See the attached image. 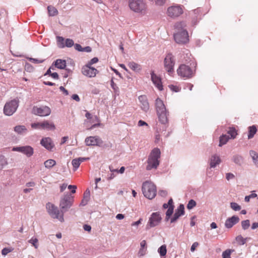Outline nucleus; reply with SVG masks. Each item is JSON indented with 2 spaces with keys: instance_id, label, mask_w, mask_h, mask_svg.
Returning <instances> with one entry per match:
<instances>
[{
  "instance_id": "f257e3e1",
  "label": "nucleus",
  "mask_w": 258,
  "mask_h": 258,
  "mask_svg": "<svg viewBox=\"0 0 258 258\" xmlns=\"http://www.w3.org/2000/svg\"><path fill=\"white\" fill-rule=\"evenodd\" d=\"M176 32L174 34L175 41L178 43H185L188 40V35L186 31V24L184 22H177L175 24Z\"/></svg>"
},
{
  "instance_id": "f03ea898",
  "label": "nucleus",
  "mask_w": 258,
  "mask_h": 258,
  "mask_svg": "<svg viewBox=\"0 0 258 258\" xmlns=\"http://www.w3.org/2000/svg\"><path fill=\"white\" fill-rule=\"evenodd\" d=\"M155 106L159 121L163 124H166L168 121L169 114L163 101L159 98H157Z\"/></svg>"
},
{
  "instance_id": "7ed1b4c3",
  "label": "nucleus",
  "mask_w": 258,
  "mask_h": 258,
  "mask_svg": "<svg viewBox=\"0 0 258 258\" xmlns=\"http://www.w3.org/2000/svg\"><path fill=\"white\" fill-rule=\"evenodd\" d=\"M161 152L158 148L153 149L148 156L147 160V165L146 169L151 170L152 169H157L159 165V158H160Z\"/></svg>"
},
{
  "instance_id": "20e7f679",
  "label": "nucleus",
  "mask_w": 258,
  "mask_h": 258,
  "mask_svg": "<svg viewBox=\"0 0 258 258\" xmlns=\"http://www.w3.org/2000/svg\"><path fill=\"white\" fill-rule=\"evenodd\" d=\"M46 209L47 213L52 218L56 219L61 222L64 221V214L56 206L48 202L46 204Z\"/></svg>"
},
{
  "instance_id": "39448f33",
  "label": "nucleus",
  "mask_w": 258,
  "mask_h": 258,
  "mask_svg": "<svg viewBox=\"0 0 258 258\" xmlns=\"http://www.w3.org/2000/svg\"><path fill=\"white\" fill-rule=\"evenodd\" d=\"M74 201V197L69 192L64 193L60 198L59 207L63 214L71 208Z\"/></svg>"
},
{
  "instance_id": "423d86ee",
  "label": "nucleus",
  "mask_w": 258,
  "mask_h": 258,
  "mask_svg": "<svg viewBox=\"0 0 258 258\" xmlns=\"http://www.w3.org/2000/svg\"><path fill=\"white\" fill-rule=\"evenodd\" d=\"M142 191L146 198L151 200L156 195V187L153 182L146 181L143 183Z\"/></svg>"
},
{
  "instance_id": "0eeeda50",
  "label": "nucleus",
  "mask_w": 258,
  "mask_h": 258,
  "mask_svg": "<svg viewBox=\"0 0 258 258\" xmlns=\"http://www.w3.org/2000/svg\"><path fill=\"white\" fill-rule=\"evenodd\" d=\"M19 106V101L16 99L7 102L4 107V113L7 116L12 115Z\"/></svg>"
},
{
  "instance_id": "6e6552de",
  "label": "nucleus",
  "mask_w": 258,
  "mask_h": 258,
  "mask_svg": "<svg viewBox=\"0 0 258 258\" xmlns=\"http://www.w3.org/2000/svg\"><path fill=\"white\" fill-rule=\"evenodd\" d=\"M130 9L136 13H143L146 9V5L143 0H130Z\"/></svg>"
},
{
  "instance_id": "1a4fd4ad",
  "label": "nucleus",
  "mask_w": 258,
  "mask_h": 258,
  "mask_svg": "<svg viewBox=\"0 0 258 258\" xmlns=\"http://www.w3.org/2000/svg\"><path fill=\"white\" fill-rule=\"evenodd\" d=\"M162 220V217L159 212L153 213L146 225V229H149L152 227H154L159 224Z\"/></svg>"
},
{
  "instance_id": "9d476101",
  "label": "nucleus",
  "mask_w": 258,
  "mask_h": 258,
  "mask_svg": "<svg viewBox=\"0 0 258 258\" xmlns=\"http://www.w3.org/2000/svg\"><path fill=\"white\" fill-rule=\"evenodd\" d=\"M174 64L175 61L173 56L171 53L167 54L164 60V65L165 70L169 74L173 72Z\"/></svg>"
},
{
  "instance_id": "9b49d317",
  "label": "nucleus",
  "mask_w": 258,
  "mask_h": 258,
  "mask_svg": "<svg viewBox=\"0 0 258 258\" xmlns=\"http://www.w3.org/2000/svg\"><path fill=\"white\" fill-rule=\"evenodd\" d=\"M177 73L180 77L185 78H190L194 74L191 68L185 64L180 65L177 70Z\"/></svg>"
},
{
  "instance_id": "f8f14e48",
  "label": "nucleus",
  "mask_w": 258,
  "mask_h": 258,
  "mask_svg": "<svg viewBox=\"0 0 258 258\" xmlns=\"http://www.w3.org/2000/svg\"><path fill=\"white\" fill-rule=\"evenodd\" d=\"M32 112L34 114L40 116H46L51 113V109L46 106H42L39 107L34 106L33 108Z\"/></svg>"
},
{
  "instance_id": "ddd939ff",
  "label": "nucleus",
  "mask_w": 258,
  "mask_h": 258,
  "mask_svg": "<svg viewBox=\"0 0 258 258\" xmlns=\"http://www.w3.org/2000/svg\"><path fill=\"white\" fill-rule=\"evenodd\" d=\"M31 127L34 129H47L54 130L55 128L53 123L48 121H45L43 122L33 123L31 124Z\"/></svg>"
},
{
  "instance_id": "4468645a",
  "label": "nucleus",
  "mask_w": 258,
  "mask_h": 258,
  "mask_svg": "<svg viewBox=\"0 0 258 258\" xmlns=\"http://www.w3.org/2000/svg\"><path fill=\"white\" fill-rule=\"evenodd\" d=\"M12 150L13 151L21 152L25 155L27 157H31L34 154V149L30 146L16 147H14Z\"/></svg>"
},
{
  "instance_id": "2eb2a0df",
  "label": "nucleus",
  "mask_w": 258,
  "mask_h": 258,
  "mask_svg": "<svg viewBox=\"0 0 258 258\" xmlns=\"http://www.w3.org/2000/svg\"><path fill=\"white\" fill-rule=\"evenodd\" d=\"M183 13L182 8L179 6H173L167 9V15L171 18H176Z\"/></svg>"
},
{
  "instance_id": "dca6fc26",
  "label": "nucleus",
  "mask_w": 258,
  "mask_h": 258,
  "mask_svg": "<svg viewBox=\"0 0 258 258\" xmlns=\"http://www.w3.org/2000/svg\"><path fill=\"white\" fill-rule=\"evenodd\" d=\"M85 144L88 146H101L103 143L102 140L98 136H90L87 137L85 140Z\"/></svg>"
},
{
  "instance_id": "f3484780",
  "label": "nucleus",
  "mask_w": 258,
  "mask_h": 258,
  "mask_svg": "<svg viewBox=\"0 0 258 258\" xmlns=\"http://www.w3.org/2000/svg\"><path fill=\"white\" fill-rule=\"evenodd\" d=\"M98 71L94 68L86 64L82 68V73L89 78H93L96 76Z\"/></svg>"
},
{
  "instance_id": "a211bd4d",
  "label": "nucleus",
  "mask_w": 258,
  "mask_h": 258,
  "mask_svg": "<svg viewBox=\"0 0 258 258\" xmlns=\"http://www.w3.org/2000/svg\"><path fill=\"white\" fill-rule=\"evenodd\" d=\"M184 214V207L182 204H180L177 209L175 210V212L173 216L170 219V223L175 222L180 216L183 215Z\"/></svg>"
},
{
  "instance_id": "6ab92c4d",
  "label": "nucleus",
  "mask_w": 258,
  "mask_h": 258,
  "mask_svg": "<svg viewBox=\"0 0 258 258\" xmlns=\"http://www.w3.org/2000/svg\"><path fill=\"white\" fill-rule=\"evenodd\" d=\"M138 99L141 103V109L147 112L149 109V105L147 97L145 95H141L138 97Z\"/></svg>"
},
{
  "instance_id": "aec40b11",
  "label": "nucleus",
  "mask_w": 258,
  "mask_h": 258,
  "mask_svg": "<svg viewBox=\"0 0 258 258\" xmlns=\"http://www.w3.org/2000/svg\"><path fill=\"white\" fill-rule=\"evenodd\" d=\"M151 80L155 85V86L160 91L163 89V86L160 78L158 77L156 74H154V72L152 71L151 73Z\"/></svg>"
},
{
  "instance_id": "412c9836",
  "label": "nucleus",
  "mask_w": 258,
  "mask_h": 258,
  "mask_svg": "<svg viewBox=\"0 0 258 258\" xmlns=\"http://www.w3.org/2000/svg\"><path fill=\"white\" fill-rule=\"evenodd\" d=\"M240 219L237 216H233L231 218H228L225 223V226L227 228H230L233 225L239 222Z\"/></svg>"
},
{
  "instance_id": "4be33fe9",
  "label": "nucleus",
  "mask_w": 258,
  "mask_h": 258,
  "mask_svg": "<svg viewBox=\"0 0 258 258\" xmlns=\"http://www.w3.org/2000/svg\"><path fill=\"white\" fill-rule=\"evenodd\" d=\"M221 160L219 156L217 154H214L211 156L209 159V165L210 168H215L216 166L220 164Z\"/></svg>"
},
{
  "instance_id": "5701e85b",
  "label": "nucleus",
  "mask_w": 258,
  "mask_h": 258,
  "mask_svg": "<svg viewBox=\"0 0 258 258\" xmlns=\"http://www.w3.org/2000/svg\"><path fill=\"white\" fill-rule=\"evenodd\" d=\"M40 144L42 146L48 150H51L54 147L51 139L50 138H45L41 140Z\"/></svg>"
},
{
  "instance_id": "b1692460",
  "label": "nucleus",
  "mask_w": 258,
  "mask_h": 258,
  "mask_svg": "<svg viewBox=\"0 0 258 258\" xmlns=\"http://www.w3.org/2000/svg\"><path fill=\"white\" fill-rule=\"evenodd\" d=\"M147 251V243L146 240H143L140 242V248L138 251V256H144Z\"/></svg>"
},
{
  "instance_id": "393cba45",
  "label": "nucleus",
  "mask_w": 258,
  "mask_h": 258,
  "mask_svg": "<svg viewBox=\"0 0 258 258\" xmlns=\"http://www.w3.org/2000/svg\"><path fill=\"white\" fill-rule=\"evenodd\" d=\"M52 64L57 69H64L66 67V61L61 59H57L54 62H53Z\"/></svg>"
},
{
  "instance_id": "a878e982",
  "label": "nucleus",
  "mask_w": 258,
  "mask_h": 258,
  "mask_svg": "<svg viewBox=\"0 0 258 258\" xmlns=\"http://www.w3.org/2000/svg\"><path fill=\"white\" fill-rule=\"evenodd\" d=\"M249 155L251 157L254 164L258 167V153L253 150L249 151Z\"/></svg>"
},
{
  "instance_id": "bb28decb",
  "label": "nucleus",
  "mask_w": 258,
  "mask_h": 258,
  "mask_svg": "<svg viewBox=\"0 0 258 258\" xmlns=\"http://www.w3.org/2000/svg\"><path fill=\"white\" fill-rule=\"evenodd\" d=\"M248 129V139H250L253 137L254 135L256 134L257 132L256 126L255 125H253L252 126H249Z\"/></svg>"
},
{
  "instance_id": "cd10ccee",
  "label": "nucleus",
  "mask_w": 258,
  "mask_h": 258,
  "mask_svg": "<svg viewBox=\"0 0 258 258\" xmlns=\"http://www.w3.org/2000/svg\"><path fill=\"white\" fill-rule=\"evenodd\" d=\"M128 66L131 69L136 72H139L141 70V66L134 61L130 62Z\"/></svg>"
},
{
  "instance_id": "c85d7f7f",
  "label": "nucleus",
  "mask_w": 258,
  "mask_h": 258,
  "mask_svg": "<svg viewBox=\"0 0 258 258\" xmlns=\"http://www.w3.org/2000/svg\"><path fill=\"white\" fill-rule=\"evenodd\" d=\"M232 161L236 164L241 165L243 162V157L239 155H235L232 157Z\"/></svg>"
},
{
  "instance_id": "c756f323",
  "label": "nucleus",
  "mask_w": 258,
  "mask_h": 258,
  "mask_svg": "<svg viewBox=\"0 0 258 258\" xmlns=\"http://www.w3.org/2000/svg\"><path fill=\"white\" fill-rule=\"evenodd\" d=\"M229 139L230 137L229 136H227L226 135H222L220 137L219 146L220 147H221L223 145L226 144L229 140Z\"/></svg>"
},
{
  "instance_id": "7c9ffc66",
  "label": "nucleus",
  "mask_w": 258,
  "mask_h": 258,
  "mask_svg": "<svg viewBox=\"0 0 258 258\" xmlns=\"http://www.w3.org/2000/svg\"><path fill=\"white\" fill-rule=\"evenodd\" d=\"M47 10L49 16H54L57 15L58 11L57 9L52 6L47 7Z\"/></svg>"
},
{
  "instance_id": "2f4dec72",
  "label": "nucleus",
  "mask_w": 258,
  "mask_h": 258,
  "mask_svg": "<svg viewBox=\"0 0 258 258\" xmlns=\"http://www.w3.org/2000/svg\"><path fill=\"white\" fill-rule=\"evenodd\" d=\"M249 239L248 238H243L241 235H239L237 236L236 237L235 240L236 242L239 244V245H244L245 243H246L247 240Z\"/></svg>"
},
{
  "instance_id": "473e14b6",
  "label": "nucleus",
  "mask_w": 258,
  "mask_h": 258,
  "mask_svg": "<svg viewBox=\"0 0 258 258\" xmlns=\"http://www.w3.org/2000/svg\"><path fill=\"white\" fill-rule=\"evenodd\" d=\"M14 131L18 134H23L27 131L26 127L24 125H17L14 127Z\"/></svg>"
},
{
  "instance_id": "72a5a7b5",
  "label": "nucleus",
  "mask_w": 258,
  "mask_h": 258,
  "mask_svg": "<svg viewBox=\"0 0 258 258\" xmlns=\"http://www.w3.org/2000/svg\"><path fill=\"white\" fill-rule=\"evenodd\" d=\"M56 164L55 160L52 159H49L44 162V166L46 168H51Z\"/></svg>"
},
{
  "instance_id": "f704fd0d",
  "label": "nucleus",
  "mask_w": 258,
  "mask_h": 258,
  "mask_svg": "<svg viewBox=\"0 0 258 258\" xmlns=\"http://www.w3.org/2000/svg\"><path fill=\"white\" fill-rule=\"evenodd\" d=\"M57 45L59 48H64L65 47L64 41V39L61 36H57L56 37Z\"/></svg>"
},
{
  "instance_id": "c9c22d12",
  "label": "nucleus",
  "mask_w": 258,
  "mask_h": 258,
  "mask_svg": "<svg viewBox=\"0 0 258 258\" xmlns=\"http://www.w3.org/2000/svg\"><path fill=\"white\" fill-rule=\"evenodd\" d=\"M234 251V249H227L222 253V258H231V253Z\"/></svg>"
},
{
  "instance_id": "e433bc0d",
  "label": "nucleus",
  "mask_w": 258,
  "mask_h": 258,
  "mask_svg": "<svg viewBox=\"0 0 258 258\" xmlns=\"http://www.w3.org/2000/svg\"><path fill=\"white\" fill-rule=\"evenodd\" d=\"M7 164L6 158L4 156H0V170H2Z\"/></svg>"
},
{
  "instance_id": "4c0bfd02",
  "label": "nucleus",
  "mask_w": 258,
  "mask_h": 258,
  "mask_svg": "<svg viewBox=\"0 0 258 258\" xmlns=\"http://www.w3.org/2000/svg\"><path fill=\"white\" fill-rule=\"evenodd\" d=\"M158 252L162 256H165L167 253L166 246L165 245H162L158 249Z\"/></svg>"
},
{
  "instance_id": "58836bf2",
  "label": "nucleus",
  "mask_w": 258,
  "mask_h": 258,
  "mask_svg": "<svg viewBox=\"0 0 258 258\" xmlns=\"http://www.w3.org/2000/svg\"><path fill=\"white\" fill-rule=\"evenodd\" d=\"M249 226L250 221L249 220H245L241 221V227L244 230L247 229Z\"/></svg>"
},
{
  "instance_id": "ea45409f",
  "label": "nucleus",
  "mask_w": 258,
  "mask_h": 258,
  "mask_svg": "<svg viewBox=\"0 0 258 258\" xmlns=\"http://www.w3.org/2000/svg\"><path fill=\"white\" fill-rule=\"evenodd\" d=\"M227 133L230 136V138L231 139H234L237 135V133L235 129L233 127L230 128Z\"/></svg>"
},
{
  "instance_id": "a19ab883",
  "label": "nucleus",
  "mask_w": 258,
  "mask_h": 258,
  "mask_svg": "<svg viewBox=\"0 0 258 258\" xmlns=\"http://www.w3.org/2000/svg\"><path fill=\"white\" fill-rule=\"evenodd\" d=\"M72 163L74 170H76L79 168L81 164L78 158L73 159L72 161Z\"/></svg>"
},
{
  "instance_id": "79ce46f5",
  "label": "nucleus",
  "mask_w": 258,
  "mask_h": 258,
  "mask_svg": "<svg viewBox=\"0 0 258 258\" xmlns=\"http://www.w3.org/2000/svg\"><path fill=\"white\" fill-rule=\"evenodd\" d=\"M230 207L235 211H238L241 209V206L236 203L234 202H232L230 203Z\"/></svg>"
},
{
  "instance_id": "37998d69",
  "label": "nucleus",
  "mask_w": 258,
  "mask_h": 258,
  "mask_svg": "<svg viewBox=\"0 0 258 258\" xmlns=\"http://www.w3.org/2000/svg\"><path fill=\"white\" fill-rule=\"evenodd\" d=\"M111 86L112 89L114 90L115 93L117 95H119V90L118 87L117 85L114 83L113 80L111 81Z\"/></svg>"
},
{
  "instance_id": "c03bdc74",
  "label": "nucleus",
  "mask_w": 258,
  "mask_h": 258,
  "mask_svg": "<svg viewBox=\"0 0 258 258\" xmlns=\"http://www.w3.org/2000/svg\"><path fill=\"white\" fill-rule=\"evenodd\" d=\"M29 243L32 244L35 248H37L38 247V239L36 238L32 237L28 241Z\"/></svg>"
},
{
  "instance_id": "a18cd8bd",
  "label": "nucleus",
  "mask_w": 258,
  "mask_h": 258,
  "mask_svg": "<svg viewBox=\"0 0 258 258\" xmlns=\"http://www.w3.org/2000/svg\"><path fill=\"white\" fill-rule=\"evenodd\" d=\"M65 47H71L74 45V41L70 38H67L65 41Z\"/></svg>"
},
{
  "instance_id": "49530a36",
  "label": "nucleus",
  "mask_w": 258,
  "mask_h": 258,
  "mask_svg": "<svg viewBox=\"0 0 258 258\" xmlns=\"http://www.w3.org/2000/svg\"><path fill=\"white\" fill-rule=\"evenodd\" d=\"M196 206V202L194 200H190L188 202L187 205V208L189 210L192 209L194 207H195Z\"/></svg>"
},
{
  "instance_id": "de8ad7c7",
  "label": "nucleus",
  "mask_w": 258,
  "mask_h": 258,
  "mask_svg": "<svg viewBox=\"0 0 258 258\" xmlns=\"http://www.w3.org/2000/svg\"><path fill=\"white\" fill-rule=\"evenodd\" d=\"M28 60L33 63H42L44 61V59H38L37 58H34L32 57H29L28 58Z\"/></svg>"
},
{
  "instance_id": "09e8293b",
  "label": "nucleus",
  "mask_w": 258,
  "mask_h": 258,
  "mask_svg": "<svg viewBox=\"0 0 258 258\" xmlns=\"http://www.w3.org/2000/svg\"><path fill=\"white\" fill-rule=\"evenodd\" d=\"M13 250V249L10 248H4L2 250V255L5 256L9 252H11Z\"/></svg>"
},
{
  "instance_id": "8fccbe9b",
  "label": "nucleus",
  "mask_w": 258,
  "mask_h": 258,
  "mask_svg": "<svg viewBox=\"0 0 258 258\" xmlns=\"http://www.w3.org/2000/svg\"><path fill=\"white\" fill-rule=\"evenodd\" d=\"M174 206H169L166 212V215L168 216H171L173 214Z\"/></svg>"
},
{
  "instance_id": "3c124183",
  "label": "nucleus",
  "mask_w": 258,
  "mask_h": 258,
  "mask_svg": "<svg viewBox=\"0 0 258 258\" xmlns=\"http://www.w3.org/2000/svg\"><path fill=\"white\" fill-rule=\"evenodd\" d=\"M83 199L86 201H89L90 199V191L89 190H86V191L84 194Z\"/></svg>"
},
{
  "instance_id": "603ef678",
  "label": "nucleus",
  "mask_w": 258,
  "mask_h": 258,
  "mask_svg": "<svg viewBox=\"0 0 258 258\" xmlns=\"http://www.w3.org/2000/svg\"><path fill=\"white\" fill-rule=\"evenodd\" d=\"M98 61L97 57H94L91 59L87 64L90 66H91L93 64L96 63Z\"/></svg>"
},
{
  "instance_id": "864d4df0",
  "label": "nucleus",
  "mask_w": 258,
  "mask_h": 258,
  "mask_svg": "<svg viewBox=\"0 0 258 258\" xmlns=\"http://www.w3.org/2000/svg\"><path fill=\"white\" fill-rule=\"evenodd\" d=\"M68 188L69 189H71V192L72 194H75L76 191V189H77V186L76 185H69L68 186Z\"/></svg>"
},
{
  "instance_id": "5fc2aeb1",
  "label": "nucleus",
  "mask_w": 258,
  "mask_h": 258,
  "mask_svg": "<svg viewBox=\"0 0 258 258\" xmlns=\"http://www.w3.org/2000/svg\"><path fill=\"white\" fill-rule=\"evenodd\" d=\"M234 177H235V176L233 173H227L226 174V178L227 180L232 179L234 178Z\"/></svg>"
},
{
  "instance_id": "6e6d98bb",
  "label": "nucleus",
  "mask_w": 258,
  "mask_h": 258,
  "mask_svg": "<svg viewBox=\"0 0 258 258\" xmlns=\"http://www.w3.org/2000/svg\"><path fill=\"white\" fill-rule=\"evenodd\" d=\"M151 1H154L155 2L156 5L158 6H162L163 5L165 2V0H150Z\"/></svg>"
},
{
  "instance_id": "4d7b16f0",
  "label": "nucleus",
  "mask_w": 258,
  "mask_h": 258,
  "mask_svg": "<svg viewBox=\"0 0 258 258\" xmlns=\"http://www.w3.org/2000/svg\"><path fill=\"white\" fill-rule=\"evenodd\" d=\"M75 48L76 50L82 52L83 50V47L79 44H74Z\"/></svg>"
},
{
  "instance_id": "13d9d810",
  "label": "nucleus",
  "mask_w": 258,
  "mask_h": 258,
  "mask_svg": "<svg viewBox=\"0 0 258 258\" xmlns=\"http://www.w3.org/2000/svg\"><path fill=\"white\" fill-rule=\"evenodd\" d=\"M92 51V48L90 46H86L84 48H83V50L82 52H90Z\"/></svg>"
},
{
  "instance_id": "bf43d9fd",
  "label": "nucleus",
  "mask_w": 258,
  "mask_h": 258,
  "mask_svg": "<svg viewBox=\"0 0 258 258\" xmlns=\"http://www.w3.org/2000/svg\"><path fill=\"white\" fill-rule=\"evenodd\" d=\"M199 245V243L197 242H194L191 246L190 250L191 251H194L195 250L196 247Z\"/></svg>"
},
{
  "instance_id": "052dcab7",
  "label": "nucleus",
  "mask_w": 258,
  "mask_h": 258,
  "mask_svg": "<svg viewBox=\"0 0 258 258\" xmlns=\"http://www.w3.org/2000/svg\"><path fill=\"white\" fill-rule=\"evenodd\" d=\"M138 125L140 126H144V125L148 126V125L147 123H146L145 121H144L142 120H140L138 122Z\"/></svg>"
},
{
  "instance_id": "680f3d73",
  "label": "nucleus",
  "mask_w": 258,
  "mask_h": 258,
  "mask_svg": "<svg viewBox=\"0 0 258 258\" xmlns=\"http://www.w3.org/2000/svg\"><path fill=\"white\" fill-rule=\"evenodd\" d=\"M72 98L77 102L80 101V99L77 94H73L72 96Z\"/></svg>"
},
{
  "instance_id": "e2e57ef3",
  "label": "nucleus",
  "mask_w": 258,
  "mask_h": 258,
  "mask_svg": "<svg viewBox=\"0 0 258 258\" xmlns=\"http://www.w3.org/2000/svg\"><path fill=\"white\" fill-rule=\"evenodd\" d=\"M83 228L85 231L88 232L90 231L91 230V227L90 225L87 224H85L83 226Z\"/></svg>"
},
{
  "instance_id": "0e129e2a",
  "label": "nucleus",
  "mask_w": 258,
  "mask_h": 258,
  "mask_svg": "<svg viewBox=\"0 0 258 258\" xmlns=\"http://www.w3.org/2000/svg\"><path fill=\"white\" fill-rule=\"evenodd\" d=\"M59 89L61 91H62L66 95H68L69 94V92L68 90H67L63 86H60L59 87Z\"/></svg>"
},
{
  "instance_id": "69168bd1",
  "label": "nucleus",
  "mask_w": 258,
  "mask_h": 258,
  "mask_svg": "<svg viewBox=\"0 0 258 258\" xmlns=\"http://www.w3.org/2000/svg\"><path fill=\"white\" fill-rule=\"evenodd\" d=\"M36 185L35 183L33 181H31L26 183V186L27 187H34Z\"/></svg>"
},
{
  "instance_id": "338daca9",
  "label": "nucleus",
  "mask_w": 258,
  "mask_h": 258,
  "mask_svg": "<svg viewBox=\"0 0 258 258\" xmlns=\"http://www.w3.org/2000/svg\"><path fill=\"white\" fill-rule=\"evenodd\" d=\"M67 186V184L66 183L62 184L60 186V192H63Z\"/></svg>"
},
{
  "instance_id": "774afa93",
  "label": "nucleus",
  "mask_w": 258,
  "mask_h": 258,
  "mask_svg": "<svg viewBox=\"0 0 258 258\" xmlns=\"http://www.w3.org/2000/svg\"><path fill=\"white\" fill-rule=\"evenodd\" d=\"M159 195L162 197H165L167 195V192L166 190H162L159 191Z\"/></svg>"
}]
</instances>
